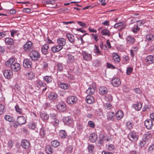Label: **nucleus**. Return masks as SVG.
Instances as JSON below:
<instances>
[{"label": "nucleus", "mask_w": 154, "mask_h": 154, "mask_svg": "<svg viewBox=\"0 0 154 154\" xmlns=\"http://www.w3.org/2000/svg\"><path fill=\"white\" fill-rule=\"evenodd\" d=\"M5 108V107L3 105L0 104V115H2L4 113Z\"/></svg>", "instance_id": "obj_53"}, {"label": "nucleus", "mask_w": 154, "mask_h": 154, "mask_svg": "<svg viewBox=\"0 0 154 154\" xmlns=\"http://www.w3.org/2000/svg\"><path fill=\"white\" fill-rule=\"evenodd\" d=\"M124 116L123 112L121 110H119L116 113V118L118 120L121 119Z\"/></svg>", "instance_id": "obj_35"}, {"label": "nucleus", "mask_w": 154, "mask_h": 154, "mask_svg": "<svg viewBox=\"0 0 154 154\" xmlns=\"http://www.w3.org/2000/svg\"><path fill=\"white\" fill-rule=\"evenodd\" d=\"M140 28L136 24L132 28V31L134 33H137L140 30Z\"/></svg>", "instance_id": "obj_47"}, {"label": "nucleus", "mask_w": 154, "mask_h": 154, "mask_svg": "<svg viewBox=\"0 0 154 154\" xmlns=\"http://www.w3.org/2000/svg\"><path fill=\"white\" fill-rule=\"evenodd\" d=\"M5 119L9 122H13L15 121V119L13 117L11 116L10 115H6L5 116Z\"/></svg>", "instance_id": "obj_36"}, {"label": "nucleus", "mask_w": 154, "mask_h": 154, "mask_svg": "<svg viewBox=\"0 0 154 154\" xmlns=\"http://www.w3.org/2000/svg\"><path fill=\"white\" fill-rule=\"evenodd\" d=\"M91 35L92 38L94 39L96 42L98 40V37L96 34L93 33L91 34Z\"/></svg>", "instance_id": "obj_64"}, {"label": "nucleus", "mask_w": 154, "mask_h": 154, "mask_svg": "<svg viewBox=\"0 0 154 154\" xmlns=\"http://www.w3.org/2000/svg\"><path fill=\"white\" fill-rule=\"evenodd\" d=\"M15 60L14 58L11 57L5 62V65L8 66H11V65L13 64L15 61Z\"/></svg>", "instance_id": "obj_26"}, {"label": "nucleus", "mask_w": 154, "mask_h": 154, "mask_svg": "<svg viewBox=\"0 0 154 154\" xmlns=\"http://www.w3.org/2000/svg\"><path fill=\"white\" fill-rule=\"evenodd\" d=\"M26 78L29 80H31L35 77V75L33 72L31 71H28L25 74Z\"/></svg>", "instance_id": "obj_19"}, {"label": "nucleus", "mask_w": 154, "mask_h": 154, "mask_svg": "<svg viewBox=\"0 0 154 154\" xmlns=\"http://www.w3.org/2000/svg\"><path fill=\"white\" fill-rule=\"evenodd\" d=\"M59 136L63 139L65 138L67 136L66 134L65 131L64 130H60L59 132Z\"/></svg>", "instance_id": "obj_39"}, {"label": "nucleus", "mask_w": 154, "mask_h": 154, "mask_svg": "<svg viewBox=\"0 0 154 154\" xmlns=\"http://www.w3.org/2000/svg\"><path fill=\"white\" fill-rule=\"evenodd\" d=\"M104 107L106 109H110L112 107V106L109 103H106L104 105Z\"/></svg>", "instance_id": "obj_57"}, {"label": "nucleus", "mask_w": 154, "mask_h": 154, "mask_svg": "<svg viewBox=\"0 0 154 154\" xmlns=\"http://www.w3.org/2000/svg\"><path fill=\"white\" fill-rule=\"evenodd\" d=\"M106 66L108 68L112 69H114L115 68V66L114 65L109 63H106Z\"/></svg>", "instance_id": "obj_59"}, {"label": "nucleus", "mask_w": 154, "mask_h": 154, "mask_svg": "<svg viewBox=\"0 0 154 154\" xmlns=\"http://www.w3.org/2000/svg\"><path fill=\"white\" fill-rule=\"evenodd\" d=\"M42 119L44 121H47L49 119V116L45 113H42L40 115Z\"/></svg>", "instance_id": "obj_37"}, {"label": "nucleus", "mask_w": 154, "mask_h": 154, "mask_svg": "<svg viewBox=\"0 0 154 154\" xmlns=\"http://www.w3.org/2000/svg\"><path fill=\"white\" fill-rule=\"evenodd\" d=\"M142 104L140 103H138L135 104L134 105V109L137 110L139 111L142 108Z\"/></svg>", "instance_id": "obj_41"}, {"label": "nucleus", "mask_w": 154, "mask_h": 154, "mask_svg": "<svg viewBox=\"0 0 154 154\" xmlns=\"http://www.w3.org/2000/svg\"><path fill=\"white\" fill-rule=\"evenodd\" d=\"M94 88H89L86 91V93L88 94H89V95H93L95 92Z\"/></svg>", "instance_id": "obj_40"}, {"label": "nucleus", "mask_w": 154, "mask_h": 154, "mask_svg": "<svg viewBox=\"0 0 154 154\" xmlns=\"http://www.w3.org/2000/svg\"><path fill=\"white\" fill-rule=\"evenodd\" d=\"M26 119L23 116L18 117L17 120V123L19 125H22L26 122Z\"/></svg>", "instance_id": "obj_13"}, {"label": "nucleus", "mask_w": 154, "mask_h": 154, "mask_svg": "<svg viewBox=\"0 0 154 154\" xmlns=\"http://www.w3.org/2000/svg\"><path fill=\"white\" fill-rule=\"evenodd\" d=\"M151 138L152 135L150 134L147 133L143 135V137L142 140L149 143Z\"/></svg>", "instance_id": "obj_15"}, {"label": "nucleus", "mask_w": 154, "mask_h": 154, "mask_svg": "<svg viewBox=\"0 0 154 154\" xmlns=\"http://www.w3.org/2000/svg\"><path fill=\"white\" fill-rule=\"evenodd\" d=\"M45 149L48 154H51L53 153L52 149L50 146H46Z\"/></svg>", "instance_id": "obj_44"}, {"label": "nucleus", "mask_w": 154, "mask_h": 154, "mask_svg": "<svg viewBox=\"0 0 154 154\" xmlns=\"http://www.w3.org/2000/svg\"><path fill=\"white\" fill-rule=\"evenodd\" d=\"M66 57L67 59V63L68 64H70L75 62V60L74 57L71 54H66Z\"/></svg>", "instance_id": "obj_8"}, {"label": "nucleus", "mask_w": 154, "mask_h": 154, "mask_svg": "<svg viewBox=\"0 0 154 154\" xmlns=\"http://www.w3.org/2000/svg\"><path fill=\"white\" fill-rule=\"evenodd\" d=\"M145 60L149 64H152L154 62V57L152 55H149L146 57Z\"/></svg>", "instance_id": "obj_18"}, {"label": "nucleus", "mask_w": 154, "mask_h": 154, "mask_svg": "<svg viewBox=\"0 0 154 154\" xmlns=\"http://www.w3.org/2000/svg\"><path fill=\"white\" fill-rule=\"evenodd\" d=\"M59 87L64 90L68 89L69 88V85L63 82H60L59 84Z\"/></svg>", "instance_id": "obj_27"}, {"label": "nucleus", "mask_w": 154, "mask_h": 154, "mask_svg": "<svg viewBox=\"0 0 154 154\" xmlns=\"http://www.w3.org/2000/svg\"><path fill=\"white\" fill-rule=\"evenodd\" d=\"M29 56L31 59L33 61L38 60L40 57V54L38 51L32 50L29 54Z\"/></svg>", "instance_id": "obj_1"}, {"label": "nucleus", "mask_w": 154, "mask_h": 154, "mask_svg": "<svg viewBox=\"0 0 154 154\" xmlns=\"http://www.w3.org/2000/svg\"><path fill=\"white\" fill-rule=\"evenodd\" d=\"M11 37L14 38L15 35H17V31L13 29L11 30L10 31Z\"/></svg>", "instance_id": "obj_52"}, {"label": "nucleus", "mask_w": 154, "mask_h": 154, "mask_svg": "<svg viewBox=\"0 0 154 154\" xmlns=\"http://www.w3.org/2000/svg\"><path fill=\"white\" fill-rule=\"evenodd\" d=\"M44 80L47 83H51L52 81V77L51 75H46L43 77Z\"/></svg>", "instance_id": "obj_29"}, {"label": "nucleus", "mask_w": 154, "mask_h": 154, "mask_svg": "<svg viewBox=\"0 0 154 154\" xmlns=\"http://www.w3.org/2000/svg\"><path fill=\"white\" fill-rule=\"evenodd\" d=\"M46 130L44 128H42L40 130L39 135L42 137L46 136Z\"/></svg>", "instance_id": "obj_34"}, {"label": "nucleus", "mask_w": 154, "mask_h": 154, "mask_svg": "<svg viewBox=\"0 0 154 154\" xmlns=\"http://www.w3.org/2000/svg\"><path fill=\"white\" fill-rule=\"evenodd\" d=\"M126 41L128 43L133 44L135 41V39L133 37L128 36L127 38Z\"/></svg>", "instance_id": "obj_32"}, {"label": "nucleus", "mask_w": 154, "mask_h": 154, "mask_svg": "<svg viewBox=\"0 0 154 154\" xmlns=\"http://www.w3.org/2000/svg\"><path fill=\"white\" fill-rule=\"evenodd\" d=\"M108 92V89L104 86H101L99 88V92L101 94H105Z\"/></svg>", "instance_id": "obj_30"}, {"label": "nucleus", "mask_w": 154, "mask_h": 154, "mask_svg": "<svg viewBox=\"0 0 154 154\" xmlns=\"http://www.w3.org/2000/svg\"><path fill=\"white\" fill-rule=\"evenodd\" d=\"M89 140L91 142H95L97 139V136L94 133H92L90 134L89 137Z\"/></svg>", "instance_id": "obj_17"}, {"label": "nucleus", "mask_w": 154, "mask_h": 154, "mask_svg": "<svg viewBox=\"0 0 154 154\" xmlns=\"http://www.w3.org/2000/svg\"><path fill=\"white\" fill-rule=\"evenodd\" d=\"M51 145L54 147H57L60 145V143L57 140H54L52 141L51 143Z\"/></svg>", "instance_id": "obj_42"}, {"label": "nucleus", "mask_w": 154, "mask_h": 154, "mask_svg": "<svg viewBox=\"0 0 154 154\" xmlns=\"http://www.w3.org/2000/svg\"><path fill=\"white\" fill-rule=\"evenodd\" d=\"M82 55L83 60L85 61H90L92 59L91 54L88 53L85 51L82 52Z\"/></svg>", "instance_id": "obj_5"}, {"label": "nucleus", "mask_w": 154, "mask_h": 154, "mask_svg": "<svg viewBox=\"0 0 154 154\" xmlns=\"http://www.w3.org/2000/svg\"><path fill=\"white\" fill-rule=\"evenodd\" d=\"M94 47L95 48L94 49V52L98 56L100 55H103V54L101 53L100 51L99 50L98 46L95 45Z\"/></svg>", "instance_id": "obj_38"}, {"label": "nucleus", "mask_w": 154, "mask_h": 154, "mask_svg": "<svg viewBox=\"0 0 154 154\" xmlns=\"http://www.w3.org/2000/svg\"><path fill=\"white\" fill-rule=\"evenodd\" d=\"M57 97V95L55 93L51 92L48 94V98L50 100H54Z\"/></svg>", "instance_id": "obj_23"}, {"label": "nucleus", "mask_w": 154, "mask_h": 154, "mask_svg": "<svg viewBox=\"0 0 154 154\" xmlns=\"http://www.w3.org/2000/svg\"><path fill=\"white\" fill-rule=\"evenodd\" d=\"M36 85L37 87L40 86V87H45L47 86V85L45 83L39 79H38L37 80Z\"/></svg>", "instance_id": "obj_33"}, {"label": "nucleus", "mask_w": 154, "mask_h": 154, "mask_svg": "<svg viewBox=\"0 0 154 154\" xmlns=\"http://www.w3.org/2000/svg\"><path fill=\"white\" fill-rule=\"evenodd\" d=\"M146 40L148 42H151L154 40V36L152 34H149L146 35Z\"/></svg>", "instance_id": "obj_28"}, {"label": "nucleus", "mask_w": 154, "mask_h": 154, "mask_svg": "<svg viewBox=\"0 0 154 154\" xmlns=\"http://www.w3.org/2000/svg\"><path fill=\"white\" fill-rule=\"evenodd\" d=\"M133 71V68L131 67H129L127 68L126 73L127 75L130 74Z\"/></svg>", "instance_id": "obj_58"}, {"label": "nucleus", "mask_w": 154, "mask_h": 154, "mask_svg": "<svg viewBox=\"0 0 154 154\" xmlns=\"http://www.w3.org/2000/svg\"><path fill=\"white\" fill-rule=\"evenodd\" d=\"M33 43L31 41H27L23 46V50L26 52H29L34 48Z\"/></svg>", "instance_id": "obj_2"}, {"label": "nucleus", "mask_w": 154, "mask_h": 154, "mask_svg": "<svg viewBox=\"0 0 154 154\" xmlns=\"http://www.w3.org/2000/svg\"><path fill=\"white\" fill-rule=\"evenodd\" d=\"M124 23L123 22H120L119 23H116V29H118V30H120L123 29V26H122L123 25Z\"/></svg>", "instance_id": "obj_43"}, {"label": "nucleus", "mask_w": 154, "mask_h": 154, "mask_svg": "<svg viewBox=\"0 0 154 154\" xmlns=\"http://www.w3.org/2000/svg\"><path fill=\"white\" fill-rule=\"evenodd\" d=\"M77 98L75 96H70L66 100L67 103L69 104H73L75 103L77 101Z\"/></svg>", "instance_id": "obj_4"}, {"label": "nucleus", "mask_w": 154, "mask_h": 154, "mask_svg": "<svg viewBox=\"0 0 154 154\" xmlns=\"http://www.w3.org/2000/svg\"><path fill=\"white\" fill-rule=\"evenodd\" d=\"M126 126L129 129H131L132 128L133 125L132 122L130 121L127 122Z\"/></svg>", "instance_id": "obj_54"}, {"label": "nucleus", "mask_w": 154, "mask_h": 154, "mask_svg": "<svg viewBox=\"0 0 154 154\" xmlns=\"http://www.w3.org/2000/svg\"><path fill=\"white\" fill-rule=\"evenodd\" d=\"M57 109L62 112H63L66 110V106L65 104L63 102L59 103L56 106Z\"/></svg>", "instance_id": "obj_6"}, {"label": "nucleus", "mask_w": 154, "mask_h": 154, "mask_svg": "<svg viewBox=\"0 0 154 154\" xmlns=\"http://www.w3.org/2000/svg\"><path fill=\"white\" fill-rule=\"evenodd\" d=\"M30 144L29 142L27 140H23L21 141V146L24 149H26L29 148Z\"/></svg>", "instance_id": "obj_12"}, {"label": "nucleus", "mask_w": 154, "mask_h": 154, "mask_svg": "<svg viewBox=\"0 0 154 154\" xmlns=\"http://www.w3.org/2000/svg\"><path fill=\"white\" fill-rule=\"evenodd\" d=\"M57 69L60 71H62L63 69V67L62 64L60 63H58L57 65Z\"/></svg>", "instance_id": "obj_55"}, {"label": "nucleus", "mask_w": 154, "mask_h": 154, "mask_svg": "<svg viewBox=\"0 0 154 154\" xmlns=\"http://www.w3.org/2000/svg\"><path fill=\"white\" fill-rule=\"evenodd\" d=\"M148 143L142 139V140L140 141L139 144V146L140 147L143 148L144 146L146 144L147 145Z\"/></svg>", "instance_id": "obj_45"}, {"label": "nucleus", "mask_w": 154, "mask_h": 154, "mask_svg": "<svg viewBox=\"0 0 154 154\" xmlns=\"http://www.w3.org/2000/svg\"><path fill=\"white\" fill-rule=\"evenodd\" d=\"M32 64V61L29 59H25L23 61V66L25 68H31V67Z\"/></svg>", "instance_id": "obj_9"}, {"label": "nucleus", "mask_w": 154, "mask_h": 154, "mask_svg": "<svg viewBox=\"0 0 154 154\" xmlns=\"http://www.w3.org/2000/svg\"><path fill=\"white\" fill-rule=\"evenodd\" d=\"M63 48V47L58 45L57 46L52 47L51 48V50L53 52L56 53L60 51Z\"/></svg>", "instance_id": "obj_21"}, {"label": "nucleus", "mask_w": 154, "mask_h": 154, "mask_svg": "<svg viewBox=\"0 0 154 154\" xmlns=\"http://www.w3.org/2000/svg\"><path fill=\"white\" fill-rule=\"evenodd\" d=\"M5 42L6 44L9 45H12L14 43V40L10 38H6L5 39Z\"/></svg>", "instance_id": "obj_31"}, {"label": "nucleus", "mask_w": 154, "mask_h": 154, "mask_svg": "<svg viewBox=\"0 0 154 154\" xmlns=\"http://www.w3.org/2000/svg\"><path fill=\"white\" fill-rule=\"evenodd\" d=\"M13 74L12 71L9 69L5 70L3 72L4 77L5 78L8 79H11L13 75Z\"/></svg>", "instance_id": "obj_7"}, {"label": "nucleus", "mask_w": 154, "mask_h": 154, "mask_svg": "<svg viewBox=\"0 0 154 154\" xmlns=\"http://www.w3.org/2000/svg\"><path fill=\"white\" fill-rule=\"evenodd\" d=\"M101 33L103 35L109 36L110 35V32L107 29H103L101 31Z\"/></svg>", "instance_id": "obj_48"}, {"label": "nucleus", "mask_w": 154, "mask_h": 154, "mask_svg": "<svg viewBox=\"0 0 154 154\" xmlns=\"http://www.w3.org/2000/svg\"><path fill=\"white\" fill-rule=\"evenodd\" d=\"M57 42L58 44L63 47L66 44V41L65 39L62 38H60L58 39L57 40Z\"/></svg>", "instance_id": "obj_20"}, {"label": "nucleus", "mask_w": 154, "mask_h": 154, "mask_svg": "<svg viewBox=\"0 0 154 154\" xmlns=\"http://www.w3.org/2000/svg\"><path fill=\"white\" fill-rule=\"evenodd\" d=\"M49 48V45L48 44H45L41 48L42 53L44 55H46L48 53V50Z\"/></svg>", "instance_id": "obj_16"}, {"label": "nucleus", "mask_w": 154, "mask_h": 154, "mask_svg": "<svg viewBox=\"0 0 154 154\" xmlns=\"http://www.w3.org/2000/svg\"><path fill=\"white\" fill-rule=\"evenodd\" d=\"M63 121L65 125H69L73 123V121L71 117L67 116L64 117Z\"/></svg>", "instance_id": "obj_11"}, {"label": "nucleus", "mask_w": 154, "mask_h": 154, "mask_svg": "<svg viewBox=\"0 0 154 154\" xmlns=\"http://www.w3.org/2000/svg\"><path fill=\"white\" fill-rule=\"evenodd\" d=\"M121 84V81L119 78H116V87L119 86Z\"/></svg>", "instance_id": "obj_63"}, {"label": "nucleus", "mask_w": 154, "mask_h": 154, "mask_svg": "<svg viewBox=\"0 0 154 154\" xmlns=\"http://www.w3.org/2000/svg\"><path fill=\"white\" fill-rule=\"evenodd\" d=\"M88 149V152L89 153H92L93 152L94 148V146L91 144H89L87 147Z\"/></svg>", "instance_id": "obj_46"}, {"label": "nucleus", "mask_w": 154, "mask_h": 154, "mask_svg": "<svg viewBox=\"0 0 154 154\" xmlns=\"http://www.w3.org/2000/svg\"><path fill=\"white\" fill-rule=\"evenodd\" d=\"M128 137L131 141L135 142L138 139V137L136 132L134 131H131L128 134Z\"/></svg>", "instance_id": "obj_3"}, {"label": "nucleus", "mask_w": 154, "mask_h": 154, "mask_svg": "<svg viewBox=\"0 0 154 154\" xmlns=\"http://www.w3.org/2000/svg\"><path fill=\"white\" fill-rule=\"evenodd\" d=\"M113 116V113L111 112H109L107 114V118L109 120H111L112 119Z\"/></svg>", "instance_id": "obj_51"}, {"label": "nucleus", "mask_w": 154, "mask_h": 154, "mask_svg": "<svg viewBox=\"0 0 154 154\" xmlns=\"http://www.w3.org/2000/svg\"><path fill=\"white\" fill-rule=\"evenodd\" d=\"M88 125L89 126L93 128H94L95 126L94 123L91 121H88Z\"/></svg>", "instance_id": "obj_60"}, {"label": "nucleus", "mask_w": 154, "mask_h": 154, "mask_svg": "<svg viewBox=\"0 0 154 154\" xmlns=\"http://www.w3.org/2000/svg\"><path fill=\"white\" fill-rule=\"evenodd\" d=\"M68 40L71 43H74L75 42V37L74 35L71 33H68L66 35Z\"/></svg>", "instance_id": "obj_25"}, {"label": "nucleus", "mask_w": 154, "mask_h": 154, "mask_svg": "<svg viewBox=\"0 0 154 154\" xmlns=\"http://www.w3.org/2000/svg\"><path fill=\"white\" fill-rule=\"evenodd\" d=\"M144 124L146 128L148 129H151L153 126V123L151 120H146Z\"/></svg>", "instance_id": "obj_14"}, {"label": "nucleus", "mask_w": 154, "mask_h": 154, "mask_svg": "<svg viewBox=\"0 0 154 154\" xmlns=\"http://www.w3.org/2000/svg\"><path fill=\"white\" fill-rule=\"evenodd\" d=\"M54 121H52V122H54L53 124L54 126H57L58 125L59 123V120L58 119H56V118L55 119H53Z\"/></svg>", "instance_id": "obj_61"}, {"label": "nucleus", "mask_w": 154, "mask_h": 154, "mask_svg": "<svg viewBox=\"0 0 154 154\" xmlns=\"http://www.w3.org/2000/svg\"><path fill=\"white\" fill-rule=\"evenodd\" d=\"M29 128L32 130H37L36 125L35 123H32L29 125Z\"/></svg>", "instance_id": "obj_49"}, {"label": "nucleus", "mask_w": 154, "mask_h": 154, "mask_svg": "<svg viewBox=\"0 0 154 154\" xmlns=\"http://www.w3.org/2000/svg\"><path fill=\"white\" fill-rule=\"evenodd\" d=\"M11 68L14 71H18L20 70L21 69L20 65L18 63H15L11 65Z\"/></svg>", "instance_id": "obj_10"}, {"label": "nucleus", "mask_w": 154, "mask_h": 154, "mask_svg": "<svg viewBox=\"0 0 154 154\" xmlns=\"http://www.w3.org/2000/svg\"><path fill=\"white\" fill-rule=\"evenodd\" d=\"M94 101V97L91 95H88L86 97V102L90 104L93 103Z\"/></svg>", "instance_id": "obj_22"}, {"label": "nucleus", "mask_w": 154, "mask_h": 154, "mask_svg": "<svg viewBox=\"0 0 154 154\" xmlns=\"http://www.w3.org/2000/svg\"><path fill=\"white\" fill-rule=\"evenodd\" d=\"M16 111L19 114H22V110L20 107L18 105H17L15 107Z\"/></svg>", "instance_id": "obj_50"}, {"label": "nucleus", "mask_w": 154, "mask_h": 154, "mask_svg": "<svg viewBox=\"0 0 154 154\" xmlns=\"http://www.w3.org/2000/svg\"><path fill=\"white\" fill-rule=\"evenodd\" d=\"M57 112L55 109H52L50 113V119H53L56 118Z\"/></svg>", "instance_id": "obj_24"}, {"label": "nucleus", "mask_w": 154, "mask_h": 154, "mask_svg": "<svg viewBox=\"0 0 154 154\" xmlns=\"http://www.w3.org/2000/svg\"><path fill=\"white\" fill-rule=\"evenodd\" d=\"M144 23V22L142 20H140L137 21L136 24L138 26H143Z\"/></svg>", "instance_id": "obj_56"}, {"label": "nucleus", "mask_w": 154, "mask_h": 154, "mask_svg": "<svg viewBox=\"0 0 154 154\" xmlns=\"http://www.w3.org/2000/svg\"><path fill=\"white\" fill-rule=\"evenodd\" d=\"M94 63L95 66L97 67L101 65V62L100 60H96L94 62Z\"/></svg>", "instance_id": "obj_62"}]
</instances>
